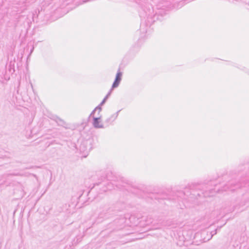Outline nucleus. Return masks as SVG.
Listing matches in <instances>:
<instances>
[{"instance_id": "f257e3e1", "label": "nucleus", "mask_w": 249, "mask_h": 249, "mask_svg": "<svg viewBox=\"0 0 249 249\" xmlns=\"http://www.w3.org/2000/svg\"><path fill=\"white\" fill-rule=\"evenodd\" d=\"M122 73L120 71H118L116 74L115 81L112 84V89L116 88L119 86L122 80Z\"/></svg>"}, {"instance_id": "f03ea898", "label": "nucleus", "mask_w": 249, "mask_h": 249, "mask_svg": "<svg viewBox=\"0 0 249 249\" xmlns=\"http://www.w3.org/2000/svg\"><path fill=\"white\" fill-rule=\"evenodd\" d=\"M93 125L96 128H102L104 127L103 124L101 123V117H93Z\"/></svg>"}, {"instance_id": "7ed1b4c3", "label": "nucleus", "mask_w": 249, "mask_h": 249, "mask_svg": "<svg viewBox=\"0 0 249 249\" xmlns=\"http://www.w3.org/2000/svg\"><path fill=\"white\" fill-rule=\"evenodd\" d=\"M109 95V93L105 97V98L102 101V102L100 104V105L99 106H98L96 107H95V108L92 111V112L90 114V116L94 115V114L95 113L96 111H98V114H100V112L102 110L101 106H103L105 104V103L106 100L107 99V98H108V96Z\"/></svg>"}, {"instance_id": "20e7f679", "label": "nucleus", "mask_w": 249, "mask_h": 249, "mask_svg": "<svg viewBox=\"0 0 249 249\" xmlns=\"http://www.w3.org/2000/svg\"><path fill=\"white\" fill-rule=\"evenodd\" d=\"M120 111V110L118 111L117 112L114 113L112 114L109 118L107 119L106 120V122L107 123H111L114 121L118 117V116L119 115V112Z\"/></svg>"}, {"instance_id": "39448f33", "label": "nucleus", "mask_w": 249, "mask_h": 249, "mask_svg": "<svg viewBox=\"0 0 249 249\" xmlns=\"http://www.w3.org/2000/svg\"><path fill=\"white\" fill-rule=\"evenodd\" d=\"M160 14L161 16H162L163 15H165V13L164 12H163L162 10H159L158 11V12L157 11V14Z\"/></svg>"}, {"instance_id": "423d86ee", "label": "nucleus", "mask_w": 249, "mask_h": 249, "mask_svg": "<svg viewBox=\"0 0 249 249\" xmlns=\"http://www.w3.org/2000/svg\"><path fill=\"white\" fill-rule=\"evenodd\" d=\"M216 231H217V229H216L215 230L213 231H212L211 232V238L213 237V236L215 234H216Z\"/></svg>"}, {"instance_id": "0eeeda50", "label": "nucleus", "mask_w": 249, "mask_h": 249, "mask_svg": "<svg viewBox=\"0 0 249 249\" xmlns=\"http://www.w3.org/2000/svg\"><path fill=\"white\" fill-rule=\"evenodd\" d=\"M33 50H34V48H33V49L32 50H31V53H32L33 52Z\"/></svg>"}]
</instances>
